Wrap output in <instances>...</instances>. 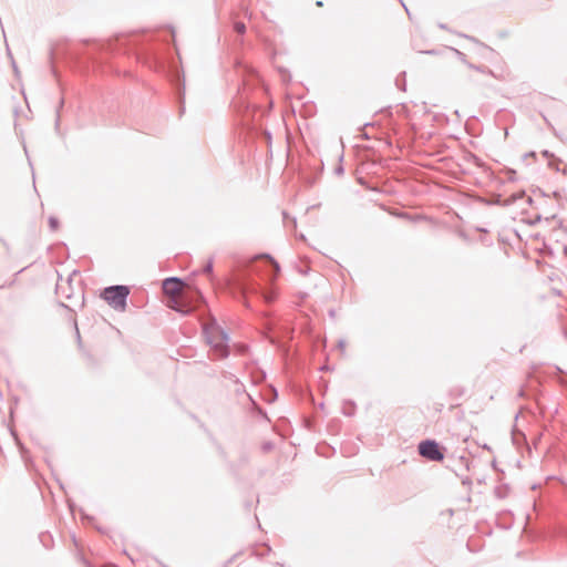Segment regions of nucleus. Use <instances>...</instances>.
Returning <instances> with one entry per match:
<instances>
[{
  "instance_id": "obj_7",
  "label": "nucleus",
  "mask_w": 567,
  "mask_h": 567,
  "mask_svg": "<svg viewBox=\"0 0 567 567\" xmlns=\"http://www.w3.org/2000/svg\"><path fill=\"white\" fill-rule=\"evenodd\" d=\"M262 257H265L271 264V266L274 268V274L270 278V280L274 281L280 271V266L270 255H262Z\"/></svg>"
},
{
  "instance_id": "obj_4",
  "label": "nucleus",
  "mask_w": 567,
  "mask_h": 567,
  "mask_svg": "<svg viewBox=\"0 0 567 567\" xmlns=\"http://www.w3.org/2000/svg\"><path fill=\"white\" fill-rule=\"evenodd\" d=\"M184 280L178 277H169L163 281V291L166 296H177L184 288Z\"/></svg>"
},
{
  "instance_id": "obj_30",
  "label": "nucleus",
  "mask_w": 567,
  "mask_h": 567,
  "mask_svg": "<svg viewBox=\"0 0 567 567\" xmlns=\"http://www.w3.org/2000/svg\"><path fill=\"white\" fill-rule=\"evenodd\" d=\"M532 237V235H526V241Z\"/></svg>"
},
{
  "instance_id": "obj_20",
  "label": "nucleus",
  "mask_w": 567,
  "mask_h": 567,
  "mask_svg": "<svg viewBox=\"0 0 567 567\" xmlns=\"http://www.w3.org/2000/svg\"><path fill=\"white\" fill-rule=\"evenodd\" d=\"M515 234H516V236L519 238V240H520V241H523V240H524V238H523V235H522L520 230L516 229V230H515Z\"/></svg>"
},
{
  "instance_id": "obj_21",
  "label": "nucleus",
  "mask_w": 567,
  "mask_h": 567,
  "mask_svg": "<svg viewBox=\"0 0 567 567\" xmlns=\"http://www.w3.org/2000/svg\"><path fill=\"white\" fill-rule=\"evenodd\" d=\"M516 557H517V558L526 557V553H525V551H520V550H518V551L516 553Z\"/></svg>"
},
{
  "instance_id": "obj_19",
  "label": "nucleus",
  "mask_w": 567,
  "mask_h": 567,
  "mask_svg": "<svg viewBox=\"0 0 567 567\" xmlns=\"http://www.w3.org/2000/svg\"><path fill=\"white\" fill-rule=\"evenodd\" d=\"M336 174H338V175L343 174V167H342V166H338V167L336 168Z\"/></svg>"
},
{
  "instance_id": "obj_3",
  "label": "nucleus",
  "mask_w": 567,
  "mask_h": 567,
  "mask_svg": "<svg viewBox=\"0 0 567 567\" xmlns=\"http://www.w3.org/2000/svg\"><path fill=\"white\" fill-rule=\"evenodd\" d=\"M419 454L430 461L441 462L444 460V453L440 444L434 440H424L419 444Z\"/></svg>"
},
{
  "instance_id": "obj_8",
  "label": "nucleus",
  "mask_w": 567,
  "mask_h": 567,
  "mask_svg": "<svg viewBox=\"0 0 567 567\" xmlns=\"http://www.w3.org/2000/svg\"><path fill=\"white\" fill-rule=\"evenodd\" d=\"M467 68L475 70L477 72H481L483 74H488L491 76H494V72L491 69H488L487 66L467 63Z\"/></svg>"
},
{
  "instance_id": "obj_27",
  "label": "nucleus",
  "mask_w": 567,
  "mask_h": 567,
  "mask_svg": "<svg viewBox=\"0 0 567 567\" xmlns=\"http://www.w3.org/2000/svg\"><path fill=\"white\" fill-rule=\"evenodd\" d=\"M317 6L322 7L323 6L322 1H317Z\"/></svg>"
},
{
  "instance_id": "obj_28",
  "label": "nucleus",
  "mask_w": 567,
  "mask_h": 567,
  "mask_svg": "<svg viewBox=\"0 0 567 567\" xmlns=\"http://www.w3.org/2000/svg\"><path fill=\"white\" fill-rule=\"evenodd\" d=\"M523 255H524L525 258H528V255H527V252L525 250L523 251Z\"/></svg>"
},
{
  "instance_id": "obj_14",
  "label": "nucleus",
  "mask_w": 567,
  "mask_h": 567,
  "mask_svg": "<svg viewBox=\"0 0 567 567\" xmlns=\"http://www.w3.org/2000/svg\"><path fill=\"white\" fill-rule=\"evenodd\" d=\"M338 348L342 351L346 350V340L341 339L338 341Z\"/></svg>"
},
{
  "instance_id": "obj_1",
  "label": "nucleus",
  "mask_w": 567,
  "mask_h": 567,
  "mask_svg": "<svg viewBox=\"0 0 567 567\" xmlns=\"http://www.w3.org/2000/svg\"><path fill=\"white\" fill-rule=\"evenodd\" d=\"M203 333L207 343L220 358L224 359L229 355V336L223 328L218 326L216 319L213 318L210 322H207L203 326Z\"/></svg>"
},
{
  "instance_id": "obj_25",
  "label": "nucleus",
  "mask_w": 567,
  "mask_h": 567,
  "mask_svg": "<svg viewBox=\"0 0 567 567\" xmlns=\"http://www.w3.org/2000/svg\"><path fill=\"white\" fill-rule=\"evenodd\" d=\"M527 203L532 204V196H527Z\"/></svg>"
},
{
  "instance_id": "obj_13",
  "label": "nucleus",
  "mask_w": 567,
  "mask_h": 567,
  "mask_svg": "<svg viewBox=\"0 0 567 567\" xmlns=\"http://www.w3.org/2000/svg\"><path fill=\"white\" fill-rule=\"evenodd\" d=\"M525 195V192L516 193L512 195L513 202L523 198Z\"/></svg>"
},
{
  "instance_id": "obj_23",
  "label": "nucleus",
  "mask_w": 567,
  "mask_h": 567,
  "mask_svg": "<svg viewBox=\"0 0 567 567\" xmlns=\"http://www.w3.org/2000/svg\"><path fill=\"white\" fill-rule=\"evenodd\" d=\"M274 299H275V296H272V295H271V296L266 297V300H267L268 302H271Z\"/></svg>"
},
{
  "instance_id": "obj_5",
  "label": "nucleus",
  "mask_w": 567,
  "mask_h": 567,
  "mask_svg": "<svg viewBox=\"0 0 567 567\" xmlns=\"http://www.w3.org/2000/svg\"><path fill=\"white\" fill-rule=\"evenodd\" d=\"M171 308L177 312L183 313V315L190 313L195 309V307L187 303L184 300V297H182V296H177L176 298L172 299Z\"/></svg>"
},
{
  "instance_id": "obj_26",
  "label": "nucleus",
  "mask_w": 567,
  "mask_h": 567,
  "mask_svg": "<svg viewBox=\"0 0 567 567\" xmlns=\"http://www.w3.org/2000/svg\"><path fill=\"white\" fill-rule=\"evenodd\" d=\"M307 272H308V270H306V269L300 270V274H302V275H307Z\"/></svg>"
},
{
  "instance_id": "obj_10",
  "label": "nucleus",
  "mask_w": 567,
  "mask_h": 567,
  "mask_svg": "<svg viewBox=\"0 0 567 567\" xmlns=\"http://www.w3.org/2000/svg\"><path fill=\"white\" fill-rule=\"evenodd\" d=\"M234 29H235V31H236L237 33H239V34H244V33H245V31H246V25H245V23H244V22L237 21V22H235V24H234Z\"/></svg>"
},
{
  "instance_id": "obj_24",
  "label": "nucleus",
  "mask_w": 567,
  "mask_h": 567,
  "mask_svg": "<svg viewBox=\"0 0 567 567\" xmlns=\"http://www.w3.org/2000/svg\"><path fill=\"white\" fill-rule=\"evenodd\" d=\"M425 53H426V54H434V53H435V51H434V50H429V51H426Z\"/></svg>"
},
{
  "instance_id": "obj_9",
  "label": "nucleus",
  "mask_w": 567,
  "mask_h": 567,
  "mask_svg": "<svg viewBox=\"0 0 567 567\" xmlns=\"http://www.w3.org/2000/svg\"><path fill=\"white\" fill-rule=\"evenodd\" d=\"M452 51L455 53L457 59L467 66V63L470 62L467 61L466 55L462 51L454 48H452Z\"/></svg>"
},
{
  "instance_id": "obj_6",
  "label": "nucleus",
  "mask_w": 567,
  "mask_h": 567,
  "mask_svg": "<svg viewBox=\"0 0 567 567\" xmlns=\"http://www.w3.org/2000/svg\"><path fill=\"white\" fill-rule=\"evenodd\" d=\"M512 440H513L514 445H516L518 449L523 444H525L527 451L530 452V447L526 441V435L523 432H520L519 430H517V429L513 430Z\"/></svg>"
},
{
  "instance_id": "obj_12",
  "label": "nucleus",
  "mask_w": 567,
  "mask_h": 567,
  "mask_svg": "<svg viewBox=\"0 0 567 567\" xmlns=\"http://www.w3.org/2000/svg\"><path fill=\"white\" fill-rule=\"evenodd\" d=\"M49 226H50L51 230H53V231H54V230H56V229H58V227H59V220H58V218H55V217L51 216V217L49 218Z\"/></svg>"
},
{
  "instance_id": "obj_18",
  "label": "nucleus",
  "mask_w": 567,
  "mask_h": 567,
  "mask_svg": "<svg viewBox=\"0 0 567 567\" xmlns=\"http://www.w3.org/2000/svg\"><path fill=\"white\" fill-rule=\"evenodd\" d=\"M265 135H266L268 143L271 144V133L267 131V132H265Z\"/></svg>"
},
{
  "instance_id": "obj_15",
  "label": "nucleus",
  "mask_w": 567,
  "mask_h": 567,
  "mask_svg": "<svg viewBox=\"0 0 567 567\" xmlns=\"http://www.w3.org/2000/svg\"><path fill=\"white\" fill-rule=\"evenodd\" d=\"M63 103H64V101H63V99H62V100L60 101V104H59V109H58V110H60V109L63 106ZM59 120H60V115H59V111H56V125L59 124Z\"/></svg>"
},
{
  "instance_id": "obj_29",
  "label": "nucleus",
  "mask_w": 567,
  "mask_h": 567,
  "mask_svg": "<svg viewBox=\"0 0 567 567\" xmlns=\"http://www.w3.org/2000/svg\"><path fill=\"white\" fill-rule=\"evenodd\" d=\"M528 156H532V152L525 154V157H528Z\"/></svg>"
},
{
  "instance_id": "obj_17",
  "label": "nucleus",
  "mask_w": 567,
  "mask_h": 567,
  "mask_svg": "<svg viewBox=\"0 0 567 567\" xmlns=\"http://www.w3.org/2000/svg\"><path fill=\"white\" fill-rule=\"evenodd\" d=\"M461 462L465 464V467L468 470V458L461 456Z\"/></svg>"
},
{
  "instance_id": "obj_2",
  "label": "nucleus",
  "mask_w": 567,
  "mask_h": 567,
  "mask_svg": "<svg viewBox=\"0 0 567 567\" xmlns=\"http://www.w3.org/2000/svg\"><path fill=\"white\" fill-rule=\"evenodd\" d=\"M130 295V288L123 285H115L104 288L101 297L107 302L114 310H125L127 305V297Z\"/></svg>"
},
{
  "instance_id": "obj_11",
  "label": "nucleus",
  "mask_w": 567,
  "mask_h": 567,
  "mask_svg": "<svg viewBox=\"0 0 567 567\" xmlns=\"http://www.w3.org/2000/svg\"><path fill=\"white\" fill-rule=\"evenodd\" d=\"M213 268H214L213 259H209L207 261V264L205 265V267L203 269V272L206 274V275H212L213 274Z\"/></svg>"
},
{
  "instance_id": "obj_22",
  "label": "nucleus",
  "mask_w": 567,
  "mask_h": 567,
  "mask_svg": "<svg viewBox=\"0 0 567 567\" xmlns=\"http://www.w3.org/2000/svg\"><path fill=\"white\" fill-rule=\"evenodd\" d=\"M522 221L525 223L526 225H532V219L529 218H523Z\"/></svg>"
},
{
  "instance_id": "obj_16",
  "label": "nucleus",
  "mask_w": 567,
  "mask_h": 567,
  "mask_svg": "<svg viewBox=\"0 0 567 567\" xmlns=\"http://www.w3.org/2000/svg\"><path fill=\"white\" fill-rule=\"evenodd\" d=\"M461 35H462L463 38L467 39V40H471V41H473V42H475V43H478V41H477L475 38L471 37V35H467V34H461Z\"/></svg>"
}]
</instances>
